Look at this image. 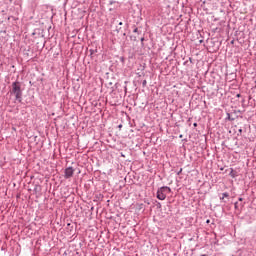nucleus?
<instances>
[{"mask_svg": "<svg viewBox=\"0 0 256 256\" xmlns=\"http://www.w3.org/2000/svg\"><path fill=\"white\" fill-rule=\"evenodd\" d=\"M235 207H237V203L235 204Z\"/></svg>", "mask_w": 256, "mask_h": 256, "instance_id": "obj_9", "label": "nucleus"}, {"mask_svg": "<svg viewBox=\"0 0 256 256\" xmlns=\"http://www.w3.org/2000/svg\"><path fill=\"white\" fill-rule=\"evenodd\" d=\"M239 201H243V198H239Z\"/></svg>", "mask_w": 256, "mask_h": 256, "instance_id": "obj_7", "label": "nucleus"}, {"mask_svg": "<svg viewBox=\"0 0 256 256\" xmlns=\"http://www.w3.org/2000/svg\"><path fill=\"white\" fill-rule=\"evenodd\" d=\"M138 31H139L138 28H135V29H134V33H137Z\"/></svg>", "mask_w": 256, "mask_h": 256, "instance_id": "obj_6", "label": "nucleus"}, {"mask_svg": "<svg viewBox=\"0 0 256 256\" xmlns=\"http://www.w3.org/2000/svg\"><path fill=\"white\" fill-rule=\"evenodd\" d=\"M225 198L229 199V193L225 192V193L222 194V197H220V199H222V200L225 199Z\"/></svg>", "mask_w": 256, "mask_h": 256, "instance_id": "obj_4", "label": "nucleus"}, {"mask_svg": "<svg viewBox=\"0 0 256 256\" xmlns=\"http://www.w3.org/2000/svg\"><path fill=\"white\" fill-rule=\"evenodd\" d=\"M231 177H235V174L233 173V170L230 172Z\"/></svg>", "mask_w": 256, "mask_h": 256, "instance_id": "obj_5", "label": "nucleus"}, {"mask_svg": "<svg viewBox=\"0 0 256 256\" xmlns=\"http://www.w3.org/2000/svg\"><path fill=\"white\" fill-rule=\"evenodd\" d=\"M119 25H123V23H122V22H120V23H119Z\"/></svg>", "mask_w": 256, "mask_h": 256, "instance_id": "obj_8", "label": "nucleus"}, {"mask_svg": "<svg viewBox=\"0 0 256 256\" xmlns=\"http://www.w3.org/2000/svg\"><path fill=\"white\" fill-rule=\"evenodd\" d=\"M75 173V170L73 169V167H68L65 169V179H70V177H73V174Z\"/></svg>", "mask_w": 256, "mask_h": 256, "instance_id": "obj_3", "label": "nucleus"}, {"mask_svg": "<svg viewBox=\"0 0 256 256\" xmlns=\"http://www.w3.org/2000/svg\"><path fill=\"white\" fill-rule=\"evenodd\" d=\"M12 93L15 94V97L17 100L21 99L22 92H21V85H19V82H14L12 84Z\"/></svg>", "mask_w": 256, "mask_h": 256, "instance_id": "obj_2", "label": "nucleus"}, {"mask_svg": "<svg viewBox=\"0 0 256 256\" xmlns=\"http://www.w3.org/2000/svg\"><path fill=\"white\" fill-rule=\"evenodd\" d=\"M169 193H171V188H169L167 186L161 187L157 191V199H159L160 201H165V199H167V195H169Z\"/></svg>", "mask_w": 256, "mask_h": 256, "instance_id": "obj_1", "label": "nucleus"}, {"mask_svg": "<svg viewBox=\"0 0 256 256\" xmlns=\"http://www.w3.org/2000/svg\"><path fill=\"white\" fill-rule=\"evenodd\" d=\"M207 223H209V220H207Z\"/></svg>", "mask_w": 256, "mask_h": 256, "instance_id": "obj_11", "label": "nucleus"}, {"mask_svg": "<svg viewBox=\"0 0 256 256\" xmlns=\"http://www.w3.org/2000/svg\"><path fill=\"white\" fill-rule=\"evenodd\" d=\"M235 207H237V203L235 204Z\"/></svg>", "mask_w": 256, "mask_h": 256, "instance_id": "obj_10", "label": "nucleus"}]
</instances>
